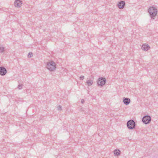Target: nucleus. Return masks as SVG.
I'll return each instance as SVG.
<instances>
[{
    "label": "nucleus",
    "mask_w": 158,
    "mask_h": 158,
    "mask_svg": "<svg viewBox=\"0 0 158 158\" xmlns=\"http://www.w3.org/2000/svg\"><path fill=\"white\" fill-rule=\"evenodd\" d=\"M5 50V48L4 47H0V53H2Z\"/></svg>",
    "instance_id": "nucleus-13"
},
{
    "label": "nucleus",
    "mask_w": 158,
    "mask_h": 158,
    "mask_svg": "<svg viewBox=\"0 0 158 158\" xmlns=\"http://www.w3.org/2000/svg\"><path fill=\"white\" fill-rule=\"evenodd\" d=\"M23 86V85L19 84L18 85V88L19 89H22V86Z\"/></svg>",
    "instance_id": "nucleus-15"
},
{
    "label": "nucleus",
    "mask_w": 158,
    "mask_h": 158,
    "mask_svg": "<svg viewBox=\"0 0 158 158\" xmlns=\"http://www.w3.org/2000/svg\"><path fill=\"white\" fill-rule=\"evenodd\" d=\"M125 5V2L124 1H121L118 4V7L119 9H123Z\"/></svg>",
    "instance_id": "nucleus-8"
},
{
    "label": "nucleus",
    "mask_w": 158,
    "mask_h": 158,
    "mask_svg": "<svg viewBox=\"0 0 158 158\" xmlns=\"http://www.w3.org/2000/svg\"><path fill=\"white\" fill-rule=\"evenodd\" d=\"M7 73L6 69L3 67H0V74L2 76L5 75Z\"/></svg>",
    "instance_id": "nucleus-6"
},
{
    "label": "nucleus",
    "mask_w": 158,
    "mask_h": 158,
    "mask_svg": "<svg viewBox=\"0 0 158 158\" xmlns=\"http://www.w3.org/2000/svg\"><path fill=\"white\" fill-rule=\"evenodd\" d=\"M57 109L59 110H62V106L59 105Z\"/></svg>",
    "instance_id": "nucleus-16"
},
{
    "label": "nucleus",
    "mask_w": 158,
    "mask_h": 158,
    "mask_svg": "<svg viewBox=\"0 0 158 158\" xmlns=\"http://www.w3.org/2000/svg\"><path fill=\"white\" fill-rule=\"evenodd\" d=\"M55 63L52 61L47 63V68L50 71H54L56 68Z\"/></svg>",
    "instance_id": "nucleus-2"
},
{
    "label": "nucleus",
    "mask_w": 158,
    "mask_h": 158,
    "mask_svg": "<svg viewBox=\"0 0 158 158\" xmlns=\"http://www.w3.org/2000/svg\"><path fill=\"white\" fill-rule=\"evenodd\" d=\"M22 4V1L20 0H15L14 5L16 7H20Z\"/></svg>",
    "instance_id": "nucleus-7"
},
{
    "label": "nucleus",
    "mask_w": 158,
    "mask_h": 158,
    "mask_svg": "<svg viewBox=\"0 0 158 158\" xmlns=\"http://www.w3.org/2000/svg\"><path fill=\"white\" fill-rule=\"evenodd\" d=\"M84 101H84V99H82L81 100V103L82 104H83V103H84Z\"/></svg>",
    "instance_id": "nucleus-18"
},
{
    "label": "nucleus",
    "mask_w": 158,
    "mask_h": 158,
    "mask_svg": "<svg viewBox=\"0 0 158 158\" xmlns=\"http://www.w3.org/2000/svg\"><path fill=\"white\" fill-rule=\"evenodd\" d=\"M80 79L81 80H83L84 79V77L83 76H81L80 77Z\"/></svg>",
    "instance_id": "nucleus-17"
},
{
    "label": "nucleus",
    "mask_w": 158,
    "mask_h": 158,
    "mask_svg": "<svg viewBox=\"0 0 158 158\" xmlns=\"http://www.w3.org/2000/svg\"><path fill=\"white\" fill-rule=\"evenodd\" d=\"M33 56V53L31 52H29L28 55V58H31Z\"/></svg>",
    "instance_id": "nucleus-14"
},
{
    "label": "nucleus",
    "mask_w": 158,
    "mask_h": 158,
    "mask_svg": "<svg viewBox=\"0 0 158 158\" xmlns=\"http://www.w3.org/2000/svg\"><path fill=\"white\" fill-rule=\"evenodd\" d=\"M148 11L151 19H155V17L156 16L157 12V9L154 7L152 6L148 9Z\"/></svg>",
    "instance_id": "nucleus-1"
},
{
    "label": "nucleus",
    "mask_w": 158,
    "mask_h": 158,
    "mask_svg": "<svg viewBox=\"0 0 158 158\" xmlns=\"http://www.w3.org/2000/svg\"><path fill=\"white\" fill-rule=\"evenodd\" d=\"M151 118L149 115L144 116L142 119L143 122L146 124L149 123L151 121Z\"/></svg>",
    "instance_id": "nucleus-5"
},
{
    "label": "nucleus",
    "mask_w": 158,
    "mask_h": 158,
    "mask_svg": "<svg viewBox=\"0 0 158 158\" xmlns=\"http://www.w3.org/2000/svg\"><path fill=\"white\" fill-rule=\"evenodd\" d=\"M150 47L148 44H143L142 46V48L144 51H148L150 48Z\"/></svg>",
    "instance_id": "nucleus-10"
},
{
    "label": "nucleus",
    "mask_w": 158,
    "mask_h": 158,
    "mask_svg": "<svg viewBox=\"0 0 158 158\" xmlns=\"http://www.w3.org/2000/svg\"><path fill=\"white\" fill-rule=\"evenodd\" d=\"M114 154L115 156H118L120 155V150L119 149H115L114 151Z\"/></svg>",
    "instance_id": "nucleus-11"
},
{
    "label": "nucleus",
    "mask_w": 158,
    "mask_h": 158,
    "mask_svg": "<svg viewBox=\"0 0 158 158\" xmlns=\"http://www.w3.org/2000/svg\"><path fill=\"white\" fill-rule=\"evenodd\" d=\"M106 82V79L105 78L100 77L98 80L97 84L98 86H102L105 85Z\"/></svg>",
    "instance_id": "nucleus-4"
},
{
    "label": "nucleus",
    "mask_w": 158,
    "mask_h": 158,
    "mask_svg": "<svg viewBox=\"0 0 158 158\" xmlns=\"http://www.w3.org/2000/svg\"><path fill=\"white\" fill-rule=\"evenodd\" d=\"M86 83L89 86H90L93 84V80H88L87 81Z\"/></svg>",
    "instance_id": "nucleus-12"
},
{
    "label": "nucleus",
    "mask_w": 158,
    "mask_h": 158,
    "mask_svg": "<svg viewBox=\"0 0 158 158\" xmlns=\"http://www.w3.org/2000/svg\"><path fill=\"white\" fill-rule=\"evenodd\" d=\"M123 102L125 105H128L130 102V99L127 98H123Z\"/></svg>",
    "instance_id": "nucleus-9"
},
{
    "label": "nucleus",
    "mask_w": 158,
    "mask_h": 158,
    "mask_svg": "<svg viewBox=\"0 0 158 158\" xmlns=\"http://www.w3.org/2000/svg\"><path fill=\"white\" fill-rule=\"evenodd\" d=\"M127 126L129 129H133L135 127V123L133 120L131 119L128 121L127 123Z\"/></svg>",
    "instance_id": "nucleus-3"
}]
</instances>
